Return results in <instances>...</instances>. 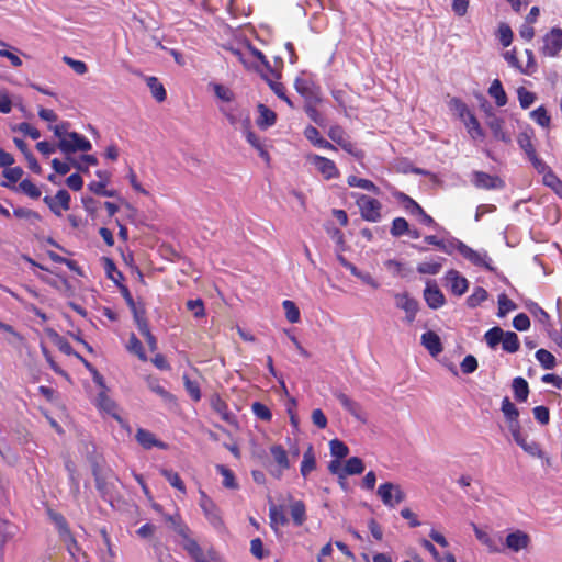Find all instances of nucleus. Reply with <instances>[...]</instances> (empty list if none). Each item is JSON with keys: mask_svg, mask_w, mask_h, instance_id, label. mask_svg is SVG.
I'll return each mask as SVG.
<instances>
[{"mask_svg": "<svg viewBox=\"0 0 562 562\" xmlns=\"http://www.w3.org/2000/svg\"><path fill=\"white\" fill-rule=\"evenodd\" d=\"M179 536L181 537V546L195 562H212L217 559V554L213 549L206 552L190 536L189 527H179Z\"/></svg>", "mask_w": 562, "mask_h": 562, "instance_id": "obj_1", "label": "nucleus"}, {"mask_svg": "<svg viewBox=\"0 0 562 562\" xmlns=\"http://www.w3.org/2000/svg\"><path fill=\"white\" fill-rule=\"evenodd\" d=\"M376 494L384 506L394 508L398 504L405 501L406 494L403 488L395 483L385 482L380 484L376 490Z\"/></svg>", "mask_w": 562, "mask_h": 562, "instance_id": "obj_2", "label": "nucleus"}, {"mask_svg": "<svg viewBox=\"0 0 562 562\" xmlns=\"http://www.w3.org/2000/svg\"><path fill=\"white\" fill-rule=\"evenodd\" d=\"M220 112L226 117L232 126L237 130L246 128L247 125H250V115L249 112L239 106L238 104L231 105H220Z\"/></svg>", "mask_w": 562, "mask_h": 562, "instance_id": "obj_3", "label": "nucleus"}, {"mask_svg": "<svg viewBox=\"0 0 562 562\" xmlns=\"http://www.w3.org/2000/svg\"><path fill=\"white\" fill-rule=\"evenodd\" d=\"M228 50L247 69L256 68V60L260 61L266 66L269 65L263 54L249 45L240 48L231 47L228 48Z\"/></svg>", "mask_w": 562, "mask_h": 562, "instance_id": "obj_4", "label": "nucleus"}, {"mask_svg": "<svg viewBox=\"0 0 562 562\" xmlns=\"http://www.w3.org/2000/svg\"><path fill=\"white\" fill-rule=\"evenodd\" d=\"M355 198L361 216L366 221L373 223L380 221L382 204L378 200L366 194H356Z\"/></svg>", "mask_w": 562, "mask_h": 562, "instance_id": "obj_5", "label": "nucleus"}, {"mask_svg": "<svg viewBox=\"0 0 562 562\" xmlns=\"http://www.w3.org/2000/svg\"><path fill=\"white\" fill-rule=\"evenodd\" d=\"M270 454L273 459V463L269 468V473L280 480L284 471L289 470L291 467L288 451L281 445H273L270 447Z\"/></svg>", "mask_w": 562, "mask_h": 562, "instance_id": "obj_6", "label": "nucleus"}, {"mask_svg": "<svg viewBox=\"0 0 562 562\" xmlns=\"http://www.w3.org/2000/svg\"><path fill=\"white\" fill-rule=\"evenodd\" d=\"M58 148L61 153L69 156L76 151H89L92 145L83 135L71 132L66 138H63L61 142L58 143Z\"/></svg>", "mask_w": 562, "mask_h": 562, "instance_id": "obj_7", "label": "nucleus"}, {"mask_svg": "<svg viewBox=\"0 0 562 562\" xmlns=\"http://www.w3.org/2000/svg\"><path fill=\"white\" fill-rule=\"evenodd\" d=\"M540 52L547 57H555L562 49V29L553 27L542 38Z\"/></svg>", "mask_w": 562, "mask_h": 562, "instance_id": "obj_8", "label": "nucleus"}, {"mask_svg": "<svg viewBox=\"0 0 562 562\" xmlns=\"http://www.w3.org/2000/svg\"><path fill=\"white\" fill-rule=\"evenodd\" d=\"M199 505L209 522L216 529L222 528L223 520L221 513L216 504L203 491H200Z\"/></svg>", "mask_w": 562, "mask_h": 562, "instance_id": "obj_9", "label": "nucleus"}, {"mask_svg": "<svg viewBox=\"0 0 562 562\" xmlns=\"http://www.w3.org/2000/svg\"><path fill=\"white\" fill-rule=\"evenodd\" d=\"M471 182L477 189L501 190L505 187V182L498 176H492L484 171H473Z\"/></svg>", "mask_w": 562, "mask_h": 562, "instance_id": "obj_10", "label": "nucleus"}, {"mask_svg": "<svg viewBox=\"0 0 562 562\" xmlns=\"http://www.w3.org/2000/svg\"><path fill=\"white\" fill-rule=\"evenodd\" d=\"M307 161L327 180L337 178L339 175L336 164L326 157L311 154L307 156Z\"/></svg>", "mask_w": 562, "mask_h": 562, "instance_id": "obj_11", "label": "nucleus"}, {"mask_svg": "<svg viewBox=\"0 0 562 562\" xmlns=\"http://www.w3.org/2000/svg\"><path fill=\"white\" fill-rule=\"evenodd\" d=\"M461 256L476 267L493 270L492 260L485 250H474L468 245L461 246Z\"/></svg>", "mask_w": 562, "mask_h": 562, "instance_id": "obj_12", "label": "nucleus"}, {"mask_svg": "<svg viewBox=\"0 0 562 562\" xmlns=\"http://www.w3.org/2000/svg\"><path fill=\"white\" fill-rule=\"evenodd\" d=\"M44 202L54 214L60 216L63 211L70 209V194L67 190L61 189L55 196H45Z\"/></svg>", "mask_w": 562, "mask_h": 562, "instance_id": "obj_13", "label": "nucleus"}, {"mask_svg": "<svg viewBox=\"0 0 562 562\" xmlns=\"http://www.w3.org/2000/svg\"><path fill=\"white\" fill-rule=\"evenodd\" d=\"M394 299L396 306L405 312L406 322L413 323L418 312V302L409 296L408 293H396Z\"/></svg>", "mask_w": 562, "mask_h": 562, "instance_id": "obj_14", "label": "nucleus"}, {"mask_svg": "<svg viewBox=\"0 0 562 562\" xmlns=\"http://www.w3.org/2000/svg\"><path fill=\"white\" fill-rule=\"evenodd\" d=\"M486 125L491 130L493 137L496 140H501L505 144L512 143V136L505 130V122L502 117H498L495 114H488L487 120H486Z\"/></svg>", "mask_w": 562, "mask_h": 562, "instance_id": "obj_15", "label": "nucleus"}, {"mask_svg": "<svg viewBox=\"0 0 562 562\" xmlns=\"http://www.w3.org/2000/svg\"><path fill=\"white\" fill-rule=\"evenodd\" d=\"M446 280L453 294L461 296L467 292L469 286L468 280L464 277H462L458 271H448L446 274Z\"/></svg>", "mask_w": 562, "mask_h": 562, "instance_id": "obj_16", "label": "nucleus"}, {"mask_svg": "<svg viewBox=\"0 0 562 562\" xmlns=\"http://www.w3.org/2000/svg\"><path fill=\"white\" fill-rule=\"evenodd\" d=\"M424 299L427 305L432 310H438L445 304V295L440 289L431 282L427 283L424 291Z\"/></svg>", "mask_w": 562, "mask_h": 562, "instance_id": "obj_17", "label": "nucleus"}, {"mask_svg": "<svg viewBox=\"0 0 562 562\" xmlns=\"http://www.w3.org/2000/svg\"><path fill=\"white\" fill-rule=\"evenodd\" d=\"M422 345L429 351L434 357L442 352L443 348L441 345L440 337L431 330H428L422 335Z\"/></svg>", "mask_w": 562, "mask_h": 562, "instance_id": "obj_18", "label": "nucleus"}, {"mask_svg": "<svg viewBox=\"0 0 562 562\" xmlns=\"http://www.w3.org/2000/svg\"><path fill=\"white\" fill-rule=\"evenodd\" d=\"M209 88L213 91L216 99L223 103L222 105L233 104L235 93L229 87L217 82H210Z\"/></svg>", "mask_w": 562, "mask_h": 562, "instance_id": "obj_19", "label": "nucleus"}, {"mask_svg": "<svg viewBox=\"0 0 562 562\" xmlns=\"http://www.w3.org/2000/svg\"><path fill=\"white\" fill-rule=\"evenodd\" d=\"M304 136L307 140H310L314 146L323 149L336 150V147L325 138H323L318 132V130L312 125H308L304 130Z\"/></svg>", "mask_w": 562, "mask_h": 562, "instance_id": "obj_20", "label": "nucleus"}, {"mask_svg": "<svg viewBox=\"0 0 562 562\" xmlns=\"http://www.w3.org/2000/svg\"><path fill=\"white\" fill-rule=\"evenodd\" d=\"M501 409L508 423L509 430L520 426L518 422L519 412L508 397L503 398Z\"/></svg>", "mask_w": 562, "mask_h": 562, "instance_id": "obj_21", "label": "nucleus"}, {"mask_svg": "<svg viewBox=\"0 0 562 562\" xmlns=\"http://www.w3.org/2000/svg\"><path fill=\"white\" fill-rule=\"evenodd\" d=\"M528 543V535L520 530L512 532L506 537V547L515 552L527 548Z\"/></svg>", "mask_w": 562, "mask_h": 562, "instance_id": "obj_22", "label": "nucleus"}, {"mask_svg": "<svg viewBox=\"0 0 562 562\" xmlns=\"http://www.w3.org/2000/svg\"><path fill=\"white\" fill-rule=\"evenodd\" d=\"M137 442L145 449H151L153 447H158L160 449H165L166 445L159 440H157L153 432L139 428L136 432Z\"/></svg>", "mask_w": 562, "mask_h": 562, "instance_id": "obj_23", "label": "nucleus"}, {"mask_svg": "<svg viewBox=\"0 0 562 562\" xmlns=\"http://www.w3.org/2000/svg\"><path fill=\"white\" fill-rule=\"evenodd\" d=\"M147 387L161 397L165 402H172L175 400L173 395L168 392L161 384L158 378L147 376L146 378Z\"/></svg>", "mask_w": 562, "mask_h": 562, "instance_id": "obj_24", "label": "nucleus"}, {"mask_svg": "<svg viewBox=\"0 0 562 562\" xmlns=\"http://www.w3.org/2000/svg\"><path fill=\"white\" fill-rule=\"evenodd\" d=\"M509 431H510L514 440L516 441V443L519 445L526 452H528L532 456H539L540 449H539L538 445L535 442L528 443L526 441V439L522 437V435L520 432V426H518L517 428H513Z\"/></svg>", "mask_w": 562, "mask_h": 562, "instance_id": "obj_25", "label": "nucleus"}, {"mask_svg": "<svg viewBox=\"0 0 562 562\" xmlns=\"http://www.w3.org/2000/svg\"><path fill=\"white\" fill-rule=\"evenodd\" d=\"M270 526L274 531H278L280 526L288 524V518L281 506L271 505L269 507Z\"/></svg>", "mask_w": 562, "mask_h": 562, "instance_id": "obj_26", "label": "nucleus"}, {"mask_svg": "<svg viewBox=\"0 0 562 562\" xmlns=\"http://www.w3.org/2000/svg\"><path fill=\"white\" fill-rule=\"evenodd\" d=\"M316 468V458L314 453V449L312 446H308L306 451L303 453V459L301 462V474L306 477L312 471Z\"/></svg>", "mask_w": 562, "mask_h": 562, "instance_id": "obj_27", "label": "nucleus"}, {"mask_svg": "<svg viewBox=\"0 0 562 562\" xmlns=\"http://www.w3.org/2000/svg\"><path fill=\"white\" fill-rule=\"evenodd\" d=\"M474 533L477 538V540L487 547V549L492 552H499L501 548L498 547L496 540L490 536V533L480 527H477L475 524H472Z\"/></svg>", "mask_w": 562, "mask_h": 562, "instance_id": "obj_28", "label": "nucleus"}, {"mask_svg": "<svg viewBox=\"0 0 562 562\" xmlns=\"http://www.w3.org/2000/svg\"><path fill=\"white\" fill-rule=\"evenodd\" d=\"M464 126L467 127V131L472 139H483L485 134L483 128L481 127L477 119L472 113L469 117H467L464 121H462Z\"/></svg>", "mask_w": 562, "mask_h": 562, "instance_id": "obj_29", "label": "nucleus"}, {"mask_svg": "<svg viewBox=\"0 0 562 562\" xmlns=\"http://www.w3.org/2000/svg\"><path fill=\"white\" fill-rule=\"evenodd\" d=\"M336 397L346 411H348L357 419L363 420V417L361 415V407L358 403L352 401L349 396H347L344 393H338Z\"/></svg>", "mask_w": 562, "mask_h": 562, "instance_id": "obj_30", "label": "nucleus"}, {"mask_svg": "<svg viewBox=\"0 0 562 562\" xmlns=\"http://www.w3.org/2000/svg\"><path fill=\"white\" fill-rule=\"evenodd\" d=\"M290 514L294 525L302 526L306 520V508L302 501H294L290 505Z\"/></svg>", "mask_w": 562, "mask_h": 562, "instance_id": "obj_31", "label": "nucleus"}, {"mask_svg": "<svg viewBox=\"0 0 562 562\" xmlns=\"http://www.w3.org/2000/svg\"><path fill=\"white\" fill-rule=\"evenodd\" d=\"M488 94L495 100L498 106H504L507 103V95L498 79L493 80L488 88Z\"/></svg>", "mask_w": 562, "mask_h": 562, "instance_id": "obj_32", "label": "nucleus"}, {"mask_svg": "<svg viewBox=\"0 0 562 562\" xmlns=\"http://www.w3.org/2000/svg\"><path fill=\"white\" fill-rule=\"evenodd\" d=\"M347 183L352 188H361L374 194L380 193V189L371 180L362 179L357 176H349L347 178Z\"/></svg>", "mask_w": 562, "mask_h": 562, "instance_id": "obj_33", "label": "nucleus"}, {"mask_svg": "<svg viewBox=\"0 0 562 562\" xmlns=\"http://www.w3.org/2000/svg\"><path fill=\"white\" fill-rule=\"evenodd\" d=\"M259 117L257 124L261 128H268L276 123V113L268 109L266 105L260 104L258 106Z\"/></svg>", "mask_w": 562, "mask_h": 562, "instance_id": "obj_34", "label": "nucleus"}, {"mask_svg": "<svg viewBox=\"0 0 562 562\" xmlns=\"http://www.w3.org/2000/svg\"><path fill=\"white\" fill-rule=\"evenodd\" d=\"M364 470V464L362 462V460L358 457H351L349 458L345 465H344V480L348 476V475H356V474H361Z\"/></svg>", "mask_w": 562, "mask_h": 562, "instance_id": "obj_35", "label": "nucleus"}, {"mask_svg": "<svg viewBox=\"0 0 562 562\" xmlns=\"http://www.w3.org/2000/svg\"><path fill=\"white\" fill-rule=\"evenodd\" d=\"M501 342L503 350L506 352L514 353L519 350V338L514 331H504V337Z\"/></svg>", "mask_w": 562, "mask_h": 562, "instance_id": "obj_36", "label": "nucleus"}, {"mask_svg": "<svg viewBox=\"0 0 562 562\" xmlns=\"http://www.w3.org/2000/svg\"><path fill=\"white\" fill-rule=\"evenodd\" d=\"M69 162H71V166L76 168L79 171L87 172L89 166H95L98 165V159L93 155H82L80 159H74L70 157H67Z\"/></svg>", "mask_w": 562, "mask_h": 562, "instance_id": "obj_37", "label": "nucleus"}, {"mask_svg": "<svg viewBox=\"0 0 562 562\" xmlns=\"http://www.w3.org/2000/svg\"><path fill=\"white\" fill-rule=\"evenodd\" d=\"M18 532V527L7 520H0V550L7 541L12 539Z\"/></svg>", "mask_w": 562, "mask_h": 562, "instance_id": "obj_38", "label": "nucleus"}, {"mask_svg": "<svg viewBox=\"0 0 562 562\" xmlns=\"http://www.w3.org/2000/svg\"><path fill=\"white\" fill-rule=\"evenodd\" d=\"M513 391L515 398L519 402H525L529 394L528 383L525 379L518 376L513 380Z\"/></svg>", "mask_w": 562, "mask_h": 562, "instance_id": "obj_39", "label": "nucleus"}, {"mask_svg": "<svg viewBox=\"0 0 562 562\" xmlns=\"http://www.w3.org/2000/svg\"><path fill=\"white\" fill-rule=\"evenodd\" d=\"M517 143L528 159L537 155L531 136L527 132L519 133L517 136Z\"/></svg>", "mask_w": 562, "mask_h": 562, "instance_id": "obj_40", "label": "nucleus"}, {"mask_svg": "<svg viewBox=\"0 0 562 562\" xmlns=\"http://www.w3.org/2000/svg\"><path fill=\"white\" fill-rule=\"evenodd\" d=\"M146 82L151 91L153 97L158 101L162 102L166 100V90L156 77H147Z\"/></svg>", "mask_w": 562, "mask_h": 562, "instance_id": "obj_41", "label": "nucleus"}, {"mask_svg": "<svg viewBox=\"0 0 562 562\" xmlns=\"http://www.w3.org/2000/svg\"><path fill=\"white\" fill-rule=\"evenodd\" d=\"M216 471L223 476V486L231 490H237L238 483L236 482L235 475L232 470L225 465H216Z\"/></svg>", "mask_w": 562, "mask_h": 562, "instance_id": "obj_42", "label": "nucleus"}, {"mask_svg": "<svg viewBox=\"0 0 562 562\" xmlns=\"http://www.w3.org/2000/svg\"><path fill=\"white\" fill-rule=\"evenodd\" d=\"M396 198L409 214L417 215L418 213H423V207L405 193H397Z\"/></svg>", "mask_w": 562, "mask_h": 562, "instance_id": "obj_43", "label": "nucleus"}, {"mask_svg": "<svg viewBox=\"0 0 562 562\" xmlns=\"http://www.w3.org/2000/svg\"><path fill=\"white\" fill-rule=\"evenodd\" d=\"M503 337L504 330L498 326L488 329L484 335V339L491 349H495L501 344Z\"/></svg>", "mask_w": 562, "mask_h": 562, "instance_id": "obj_44", "label": "nucleus"}, {"mask_svg": "<svg viewBox=\"0 0 562 562\" xmlns=\"http://www.w3.org/2000/svg\"><path fill=\"white\" fill-rule=\"evenodd\" d=\"M126 349L138 357L139 360L146 361L147 357L144 351L143 345L140 340L135 336V334H131L128 338V342L126 345Z\"/></svg>", "mask_w": 562, "mask_h": 562, "instance_id": "obj_45", "label": "nucleus"}, {"mask_svg": "<svg viewBox=\"0 0 562 562\" xmlns=\"http://www.w3.org/2000/svg\"><path fill=\"white\" fill-rule=\"evenodd\" d=\"M443 258H438L432 261L420 262L417 266V271L422 274H437L442 267Z\"/></svg>", "mask_w": 562, "mask_h": 562, "instance_id": "obj_46", "label": "nucleus"}, {"mask_svg": "<svg viewBox=\"0 0 562 562\" xmlns=\"http://www.w3.org/2000/svg\"><path fill=\"white\" fill-rule=\"evenodd\" d=\"M282 306L285 313V317L290 323L295 324L300 322V310L293 301L285 300L282 302Z\"/></svg>", "mask_w": 562, "mask_h": 562, "instance_id": "obj_47", "label": "nucleus"}, {"mask_svg": "<svg viewBox=\"0 0 562 562\" xmlns=\"http://www.w3.org/2000/svg\"><path fill=\"white\" fill-rule=\"evenodd\" d=\"M183 384L187 393L194 402H199L201 400V391L200 385L196 381L191 380L187 374L182 376Z\"/></svg>", "mask_w": 562, "mask_h": 562, "instance_id": "obj_48", "label": "nucleus"}, {"mask_svg": "<svg viewBox=\"0 0 562 562\" xmlns=\"http://www.w3.org/2000/svg\"><path fill=\"white\" fill-rule=\"evenodd\" d=\"M161 474L169 482V484L180 491L181 493H186V486L183 481L180 479L179 474L177 472H173L172 470L164 469L161 470Z\"/></svg>", "mask_w": 562, "mask_h": 562, "instance_id": "obj_49", "label": "nucleus"}, {"mask_svg": "<svg viewBox=\"0 0 562 562\" xmlns=\"http://www.w3.org/2000/svg\"><path fill=\"white\" fill-rule=\"evenodd\" d=\"M450 109L459 116L461 121H464L472 114L468 105L458 98L451 99Z\"/></svg>", "mask_w": 562, "mask_h": 562, "instance_id": "obj_50", "label": "nucleus"}, {"mask_svg": "<svg viewBox=\"0 0 562 562\" xmlns=\"http://www.w3.org/2000/svg\"><path fill=\"white\" fill-rule=\"evenodd\" d=\"M330 453L336 459H342L348 456L349 448L339 439H333L329 442Z\"/></svg>", "mask_w": 562, "mask_h": 562, "instance_id": "obj_51", "label": "nucleus"}, {"mask_svg": "<svg viewBox=\"0 0 562 562\" xmlns=\"http://www.w3.org/2000/svg\"><path fill=\"white\" fill-rule=\"evenodd\" d=\"M536 358L546 370L553 369L555 366L554 356L546 349L537 350Z\"/></svg>", "mask_w": 562, "mask_h": 562, "instance_id": "obj_52", "label": "nucleus"}, {"mask_svg": "<svg viewBox=\"0 0 562 562\" xmlns=\"http://www.w3.org/2000/svg\"><path fill=\"white\" fill-rule=\"evenodd\" d=\"M465 244L457 238L450 237L448 239H442L440 245V250L445 251L448 255H452L454 251H458L461 255V246Z\"/></svg>", "mask_w": 562, "mask_h": 562, "instance_id": "obj_53", "label": "nucleus"}, {"mask_svg": "<svg viewBox=\"0 0 562 562\" xmlns=\"http://www.w3.org/2000/svg\"><path fill=\"white\" fill-rule=\"evenodd\" d=\"M487 299V291L481 286L475 288L473 293L467 299L469 307L473 308Z\"/></svg>", "mask_w": 562, "mask_h": 562, "instance_id": "obj_54", "label": "nucleus"}, {"mask_svg": "<svg viewBox=\"0 0 562 562\" xmlns=\"http://www.w3.org/2000/svg\"><path fill=\"white\" fill-rule=\"evenodd\" d=\"M497 37L504 47H508L513 42V31L506 23L498 25Z\"/></svg>", "mask_w": 562, "mask_h": 562, "instance_id": "obj_55", "label": "nucleus"}, {"mask_svg": "<svg viewBox=\"0 0 562 562\" xmlns=\"http://www.w3.org/2000/svg\"><path fill=\"white\" fill-rule=\"evenodd\" d=\"M12 131L20 132L26 136H30L32 139H38L41 137L40 131L26 122L14 125Z\"/></svg>", "mask_w": 562, "mask_h": 562, "instance_id": "obj_56", "label": "nucleus"}, {"mask_svg": "<svg viewBox=\"0 0 562 562\" xmlns=\"http://www.w3.org/2000/svg\"><path fill=\"white\" fill-rule=\"evenodd\" d=\"M531 119L542 127H548L550 124V116L543 106H539L530 113Z\"/></svg>", "mask_w": 562, "mask_h": 562, "instance_id": "obj_57", "label": "nucleus"}, {"mask_svg": "<svg viewBox=\"0 0 562 562\" xmlns=\"http://www.w3.org/2000/svg\"><path fill=\"white\" fill-rule=\"evenodd\" d=\"M328 137L336 143L337 145H341L349 136L345 132V130L339 125H333L328 130Z\"/></svg>", "mask_w": 562, "mask_h": 562, "instance_id": "obj_58", "label": "nucleus"}, {"mask_svg": "<svg viewBox=\"0 0 562 562\" xmlns=\"http://www.w3.org/2000/svg\"><path fill=\"white\" fill-rule=\"evenodd\" d=\"M20 190L32 199L41 196V190L29 179H24L19 184Z\"/></svg>", "mask_w": 562, "mask_h": 562, "instance_id": "obj_59", "label": "nucleus"}, {"mask_svg": "<svg viewBox=\"0 0 562 562\" xmlns=\"http://www.w3.org/2000/svg\"><path fill=\"white\" fill-rule=\"evenodd\" d=\"M408 222L403 217H396L392 222L391 234L395 237L405 235L408 232Z\"/></svg>", "mask_w": 562, "mask_h": 562, "instance_id": "obj_60", "label": "nucleus"}, {"mask_svg": "<svg viewBox=\"0 0 562 562\" xmlns=\"http://www.w3.org/2000/svg\"><path fill=\"white\" fill-rule=\"evenodd\" d=\"M517 94H518V100H519V104L522 109H528L531 106V104L535 102L536 100V95L533 92H530L528 91L527 89H525L524 87H520L518 90H517Z\"/></svg>", "mask_w": 562, "mask_h": 562, "instance_id": "obj_61", "label": "nucleus"}, {"mask_svg": "<svg viewBox=\"0 0 562 562\" xmlns=\"http://www.w3.org/2000/svg\"><path fill=\"white\" fill-rule=\"evenodd\" d=\"M516 308V304L508 299L505 294H501L498 296V313L497 315L499 317H504L507 313L510 311H514Z\"/></svg>", "mask_w": 562, "mask_h": 562, "instance_id": "obj_62", "label": "nucleus"}, {"mask_svg": "<svg viewBox=\"0 0 562 562\" xmlns=\"http://www.w3.org/2000/svg\"><path fill=\"white\" fill-rule=\"evenodd\" d=\"M61 541L65 543L69 554L75 558L79 559V555L81 554V549L78 546L76 539L74 538L72 533H69L68 537H63Z\"/></svg>", "mask_w": 562, "mask_h": 562, "instance_id": "obj_63", "label": "nucleus"}, {"mask_svg": "<svg viewBox=\"0 0 562 562\" xmlns=\"http://www.w3.org/2000/svg\"><path fill=\"white\" fill-rule=\"evenodd\" d=\"M98 405L104 412L115 415L116 405L105 393H100L98 396Z\"/></svg>", "mask_w": 562, "mask_h": 562, "instance_id": "obj_64", "label": "nucleus"}]
</instances>
